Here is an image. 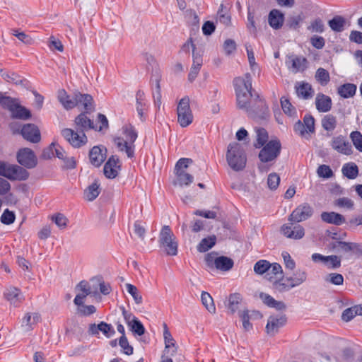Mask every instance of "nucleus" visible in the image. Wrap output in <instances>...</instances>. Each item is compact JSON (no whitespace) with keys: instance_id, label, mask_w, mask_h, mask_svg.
<instances>
[{"instance_id":"1","label":"nucleus","mask_w":362,"mask_h":362,"mask_svg":"<svg viewBox=\"0 0 362 362\" xmlns=\"http://www.w3.org/2000/svg\"><path fill=\"white\" fill-rule=\"evenodd\" d=\"M236 101L238 108L244 110L248 116L256 120H266L269 117V111L266 102L262 99L255 100V107L259 109V112H255L251 105L252 95V78L250 74L247 73L243 77H237L233 81Z\"/></svg>"},{"instance_id":"2","label":"nucleus","mask_w":362,"mask_h":362,"mask_svg":"<svg viewBox=\"0 0 362 362\" xmlns=\"http://www.w3.org/2000/svg\"><path fill=\"white\" fill-rule=\"evenodd\" d=\"M137 136L134 127L127 124L122 127V136L115 138L114 143L119 151L125 153L127 158H132L134 156V142Z\"/></svg>"},{"instance_id":"3","label":"nucleus","mask_w":362,"mask_h":362,"mask_svg":"<svg viewBox=\"0 0 362 362\" xmlns=\"http://www.w3.org/2000/svg\"><path fill=\"white\" fill-rule=\"evenodd\" d=\"M226 160L233 170H243L246 165L247 157L243 146L237 142L230 143L228 146Z\"/></svg>"},{"instance_id":"4","label":"nucleus","mask_w":362,"mask_h":362,"mask_svg":"<svg viewBox=\"0 0 362 362\" xmlns=\"http://www.w3.org/2000/svg\"><path fill=\"white\" fill-rule=\"evenodd\" d=\"M159 246L167 255L175 256L177 254L178 243L176 238L168 226H164L159 234Z\"/></svg>"},{"instance_id":"5","label":"nucleus","mask_w":362,"mask_h":362,"mask_svg":"<svg viewBox=\"0 0 362 362\" xmlns=\"http://www.w3.org/2000/svg\"><path fill=\"white\" fill-rule=\"evenodd\" d=\"M0 176L10 180H25L29 173L21 166L0 161Z\"/></svg>"},{"instance_id":"6","label":"nucleus","mask_w":362,"mask_h":362,"mask_svg":"<svg viewBox=\"0 0 362 362\" xmlns=\"http://www.w3.org/2000/svg\"><path fill=\"white\" fill-rule=\"evenodd\" d=\"M307 277L308 274L305 270L298 269L293 274V276L287 277L285 279V281L288 282L287 284L280 281H275L274 284L276 289L283 291L301 285L306 281Z\"/></svg>"},{"instance_id":"7","label":"nucleus","mask_w":362,"mask_h":362,"mask_svg":"<svg viewBox=\"0 0 362 362\" xmlns=\"http://www.w3.org/2000/svg\"><path fill=\"white\" fill-rule=\"evenodd\" d=\"M332 247L337 252H341L347 257L356 258L362 257V245L356 243L337 241L333 243Z\"/></svg>"},{"instance_id":"8","label":"nucleus","mask_w":362,"mask_h":362,"mask_svg":"<svg viewBox=\"0 0 362 362\" xmlns=\"http://www.w3.org/2000/svg\"><path fill=\"white\" fill-rule=\"evenodd\" d=\"M281 145L278 139L267 143L259 153V158L263 163L274 160L280 154Z\"/></svg>"},{"instance_id":"9","label":"nucleus","mask_w":362,"mask_h":362,"mask_svg":"<svg viewBox=\"0 0 362 362\" xmlns=\"http://www.w3.org/2000/svg\"><path fill=\"white\" fill-rule=\"evenodd\" d=\"M177 122L182 127L189 126L193 121V115L189 106V99L182 98L177 107Z\"/></svg>"},{"instance_id":"10","label":"nucleus","mask_w":362,"mask_h":362,"mask_svg":"<svg viewBox=\"0 0 362 362\" xmlns=\"http://www.w3.org/2000/svg\"><path fill=\"white\" fill-rule=\"evenodd\" d=\"M63 137L74 148H80L87 143V137L85 133L78 131L75 132L71 129H64L62 131Z\"/></svg>"},{"instance_id":"11","label":"nucleus","mask_w":362,"mask_h":362,"mask_svg":"<svg viewBox=\"0 0 362 362\" xmlns=\"http://www.w3.org/2000/svg\"><path fill=\"white\" fill-rule=\"evenodd\" d=\"M313 214V208L308 203L298 206L288 216L291 222H302L310 218Z\"/></svg>"},{"instance_id":"12","label":"nucleus","mask_w":362,"mask_h":362,"mask_svg":"<svg viewBox=\"0 0 362 362\" xmlns=\"http://www.w3.org/2000/svg\"><path fill=\"white\" fill-rule=\"evenodd\" d=\"M17 160L21 165L29 169L34 168L37 164L36 156L29 148H23L18 151Z\"/></svg>"},{"instance_id":"13","label":"nucleus","mask_w":362,"mask_h":362,"mask_svg":"<svg viewBox=\"0 0 362 362\" xmlns=\"http://www.w3.org/2000/svg\"><path fill=\"white\" fill-rule=\"evenodd\" d=\"M287 319L284 315H274L269 316L266 325V332L269 336H274L286 323Z\"/></svg>"},{"instance_id":"14","label":"nucleus","mask_w":362,"mask_h":362,"mask_svg":"<svg viewBox=\"0 0 362 362\" xmlns=\"http://www.w3.org/2000/svg\"><path fill=\"white\" fill-rule=\"evenodd\" d=\"M330 146L334 150L344 155L349 156L353 153L351 144L342 135L334 136L330 141Z\"/></svg>"},{"instance_id":"15","label":"nucleus","mask_w":362,"mask_h":362,"mask_svg":"<svg viewBox=\"0 0 362 362\" xmlns=\"http://www.w3.org/2000/svg\"><path fill=\"white\" fill-rule=\"evenodd\" d=\"M88 332V334L91 335H98L99 332H101L107 338H110L115 334V331L112 325L105 322H100L98 325L95 323L90 324Z\"/></svg>"},{"instance_id":"16","label":"nucleus","mask_w":362,"mask_h":362,"mask_svg":"<svg viewBox=\"0 0 362 362\" xmlns=\"http://www.w3.org/2000/svg\"><path fill=\"white\" fill-rule=\"evenodd\" d=\"M119 170L120 163L119 158L115 156H112L104 165V175L107 178L113 179L117 176Z\"/></svg>"},{"instance_id":"17","label":"nucleus","mask_w":362,"mask_h":362,"mask_svg":"<svg viewBox=\"0 0 362 362\" xmlns=\"http://www.w3.org/2000/svg\"><path fill=\"white\" fill-rule=\"evenodd\" d=\"M76 290L77 291V294L74 302L76 305H81L85 298L88 295H96V292H93L91 291L89 284L86 281H81L79 282L76 287Z\"/></svg>"},{"instance_id":"18","label":"nucleus","mask_w":362,"mask_h":362,"mask_svg":"<svg viewBox=\"0 0 362 362\" xmlns=\"http://www.w3.org/2000/svg\"><path fill=\"white\" fill-rule=\"evenodd\" d=\"M23 137L32 143H37L40 141V132L37 127L33 124H25L21 131Z\"/></svg>"},{"instance_id":"19","label":"nucleus","mask_w":362,"mask_h":362,"mask_svg":"<svg viewBox=\"0 0 362 362\" xmlns=\"http://www.w3.org/2000/svg\"><path fill=\"white\" fill-rule=\"evenodd\" d=\"M281 233L288 238L300 240L305 235V230L300 225L294 226L284 224L281 228Z\"/></svg>"},{"instance_id":"20","label":"nucleus","mask_w":362,"mask_h":362,"mask_svg":"<svg viewBox=\"0 0 362 362\" xmlns=\"http://www.w3.org/2000/svg\"><path fill=\"white\" fill-rule=\"evenodd\" d=\"M307 59L303 57L291 55L288 58L286 64L294 73L303 71L307 67Z\"/></svg>"},{"instance_id":"21","label":"nucleus","mask_w":362,"mask_h":362,"mask_svg":"<svg viewBox=\"0 0 362 362\" xmlns=\"http://www.w3.org/2000/svg\"><path fill=\"white\" fill-rule=\"evenodd\" d=\"M106 158V149H102L99 146H94L89 153L90 163L95 167H99Z\"/></svg>"},{"instance_id":"22","label":"nucleus","mask_w":362,"mask_h":362,"mask_svg":"<svg viewBox=\"0 0 362 362\" xmlns=\"http://www.w3.org/2000/svg\"><path fill=\"white\" fill-rule=\"evenodd\" d=\"M40 317L36 313H28L25 315L21 322V327L24 332L32 330L35 325L40 322Z\"/></svg>"},{"instance_id":"23","label":"nucleus","mask_w":362,"mask_h":362,"mask_svg":"<svg viewBox=\"0 0 362 362\" xmlns=\"http://www.w3.org/2000/svg\"><path fill=\"white\" fill-rule=\"evenodd\" d=\"M332 100L330 97L323 94L318 93L315 98L316 109L320 112H327L332 108Z\"/></svg>"},{"instance_id":"24","label":"nucleus","mask_w":362,"mask_h":362,"mask_svg":"<svg viewBox=\"0 0 362 362\" xmlns=\"http://www.w3.org/2000/svg\"><path fill=\"white\" fill-rule=\"evenodd\" d=\"M57 97L59 101L66 110L72 109L77 106L76 93H74V95L71 98L67 93L64 89H62L58 91Z\"/></svg>"},{"instance_id":"25","label":"nucleus","mask_w":362,"mask_h":362,"mask_svg":"<svg viewBox=\"0 0 362 362\" xmlns=\"http://www.w3.org/2000/svg\"><path fill=\"white\" fill-rule=\"evenodd\" d=\"M193 64L192 65L190 71L188 75V79L192 82L197 76L200 69L202 66L203 59L202 55L198 52H194L192 54Z\"/></svg>"},{"instance_id":"26","label":"nucleus","mask_w":362,"mask_h":362,"mask_svg":"<svg viewBox=\"0 0 362 362\" xmlns=\"http://www.w3.org/2000/svg\"><path fill=\"white\" fill-rule=\"evenodd\" d=\"M75 124L78 131L84 133L91 129H94L93 121L86 114L81 113L75 119Z\"/></svg>"},{"instance_id":"27","label":"nucleus","mask_w":362,"mask_h":362,"mask_svg":"<svg viewBox=\"0 0 362 362\" xmlns=\"http://www.w3.org/2000/svg\"><path fill=\"white\" fill-rule=\"evenodd\" d=\"M6 299L13 305L17 306L23 300V295L16 287H11L4 293Z\"/></svg>"},{"instance_id":"28","label":"nucleus","mask_w":362,"mask_h":362,"mask_svg":"<svg viewBox=\"0 0 362 362\" xmlns=\"http://www.w3.org/2000/svg\"><path fill=\"white\" fill-rule=\"evenodd\" d=\"M322 220L327 223L339 226L345 222L344 217L336 212H322L321 214Z\"/></svg>"},{"instance_id":"29","label":"nucleus","mask_w":362,"mask_h":362,"mask_svg":"<svg viewBox=\"0 0 362 362\" xmlns=\"http://www.w3.org/2000/svg\"><path fill=\"white\" fill-rule=\"evenodd\" d=\"M284 14L276 9L272 10L269 15V23L274 29H279L284 23Z\"/></svg>"},{"instance_id":"30","label":"nucleus","mask_w":362,"mask_h":362,"mask_svg":"<svg viewBox=\"0 0 362 362\" xmlns=\"http://www.w3.org/2000/svg\"><path fill=\"white\" fill-rule=\"evenodd\" d=\"M296 93L298 97L303 99H308L312 97L313 90L308 83H298L296 85Z\"/></svg>"},{"instance_id":"31","label":"nucleus","mask_w":362,"mask_h":362,"mask_svg":"<svg viewBox=\"0 0 362 362\" xmlns=\"http://www.w3.org/2000/svg\"><path fill=\"white\" fill-rule=\"evenodd\" d=\"M175 173L176 180L173 181L174 185H179L180 187L188 186L194 180L193 176L185 171L175 172Z\"/></svg>"},{"instance_id":"32","label":"nucleus","mask_w":362,"mask_h":362,"mask_svg":"<svg viewBox=\"0 0 362 362\" xmlns=\"http://www.w3.org/2000/svg\"><path fill=\"white\" fill-rule=\"evenodd\" d=\"M100 192V184L98 180H95L84 191V198L89 202L93 201L99 195Z\"/></svg>"},{"instance_id":"33","label":"nucleus","mask_w":362,"mask_h":362,"mask_svg":"<svg viewBox=\"0 0 362 362\" xmlns=\"http://www.w3.org/2000/svg\"><path fill=\"white\" fill-rule=\"evenodd\" d=\"M11 112L12 117L16 119L25 120L31 117L30 112L25 107L20 105L18 103H16Z\"/></svg>"},{"instance_id":"34","label":"nucleus","mask_w":362,"mask_h":362,"mask_svg":"<svg viewBox=\"0 0 362 362\" xmlns=\"http://www.w3.org/2000/svg\"><path fill=\"white\" fill-rule=\"evenodd\" d=\"M233 261L229 257L221 256L214 259V267L217 269L221 271H228L233 267Z\"/></svg>"},{"instance_id":"35","label":"nucleus","mask_w":362,"mask_h":362,"mask_svg":"<svg viewBox=\"0 0 362 362\" xmlns=\"http://www.w3.org/2000/svg\"><path fill=\"white\" fill-rule=\"evenodd\" d=\"M163 339L165 343V349L173 348V354H175L177 351V346H175V341L173 339L166 323L163 324Z\"/></svg>"},{"instance_id":"36","label":"nucleus","mask_w":362,"mask_h":362,"mask_svg":"<svg viewBox=\"0 0 362 362\" xmlns=\"http://www.w3.org/2000/svg\"><path fill=\"white\" fill-rule=\"evenodd\" d=\"M136 108L139 116L142 119L144 111L147 109L146 100L145 98L144 93L141 90H138L136 94Z\"/></svg>"},{"instance_id":"37","label":"nucleus","mask_w":362,"mask_h":362,"mask_svg":"<svg viewBox=\"0 0 362 362\" xmlns=\"http://www.w3.org/2000/svg\"><path fill=\"white\" fill-rule=\"evenodd\" d=\"M330 28L337 33L342 32L346 25V19L341 16H335L328 21Z\"/></svg>"},{"instance_id":"38","label":"nucleus","mask_w":362,"mask_h":362,"mask_svg":"<svg viewBox=\"0 0 362 362\" xmlns=\"http://www.w3.org/2000/svg\"><path fill=\"white\" fill-rule=\"evenodd\" d=\"M356 86L353 83H345L338 88L339 95L344 98L353 97L356 91Z\"/></svg>"},{"instance_id":"39","label":"nucleus","mask_w":362,"mask_h":362,"mask_svg":"<svg viewBox=\"0 0 362 362\" xmlns=\"http://www.w3.org/2000/svg\"><path fill=\"white\" fill-rule=\"evenodd\" d=\"M341 172L347 178L355 179L358 175V168L354 163H348L343 165Z\"/></svg>"},{"instance_id":"40","label":"nucleus","mask_w":362,"mask_h":362,"mask_svg":"<svg viewBox=\"0 0 362 362\" xmlns=\"http://www.w3.org/2000/svg\"><path fill=\"white\" fill-rule=\"evenodd\" d=\"M216 242V237L211 235L203 238L197 245V250L200 252H204L213 247Z\"/></svg>"},{"instance_id":"41","label":"nucleus","mask_w":362,"mask_h":362,"mask_svg":"<svg viewBox=\"0 0 362 362\" xmlns=\"http://www.w3.org/2000/svg\"><path fill=\"white\" fill-rule=\"evenodd\" d=\"M0 74L4 80H5L6 82L12 83L14 84H20L23 82V80L21 78L20 76L13 71L1 69Z\"/></svg>"},{"instance_id":"42","label":"nucleus","mask_w":362,"mask_h":362,"mask_svg":"<svg viewBox=\"0 0 362 362\" xmlns=\"http://www.w3.org/2000/svg\"><path fill=\"white\" fill-rule=\"evenodd\" d=\"M201 300L203 305L210 313L214 314L216 313L214 300L209 293L203 291L201 295Z\"/></svg>"},{"instance_id":"43","label":"nucleus","mask_w":362,"mask_h":362,"mask_svg":"<svg viewBox=\"0 0 362 362\" xmlns=\"http://www.w3.org/2000/svg\"><path fill=\"white\" fill-rule=\"evenodd\" d=\"M322 127L328 132H332L337 127L336 117L332 115H327L322 119Z\"/></svg>"},{"instance_id":"44","label":"nucleus","mask_w":362,"mask_h":362,"mask_svg":"<svg viewBox=\"0 0 362 362\" xmlns=\"http://www.w3.org/2000/svg\"><path fill=\"white\" fill-rule=\"evenodd\" d=\"M241 301V297L238 293H233L230 295L228 298V309L230 310L231 313H234L239 308V305Z\"/></svg>"},{"instance_id":"45","label":"nucleus","mask_w":362,"mask_h":362,"mask_svg":"<svg viewBox=\"0 0 362 362\" xmlns=\"http://www.w3.org/2000/svg\"><path fill=\"white\" fill-rule=\"evenodd\" d=\"M257 143L255 144L256 148L263 146L269 139L267 132L263 128H256Z\"/></svg>"},{"instance_id":"46","label":"nucleus","mask_w":362,"mask_h":362,"mask_svg":"<svg viewBox=\"0 0 362 362\" xmlns=\"http://www.w3.org/2000/svg\"><path fill=\"white\" fill-rule=\"evenodd\" d=\"M315 78L322 86H326L330 81L329 72L323 68L317 69L315 73Z\"/></svg>"},{"instance_id":"47","label":"nucleus","mask_w":362,"mask_h":362,"mask_svg":"<svg viewBox=\"0 0 362 362\" xmlns=\"http://www.w3.org/2000/svg\"><path fill=\"white\" fill-rule=\"evenodd\" d=\"M281 105L284 112L289 117H293L296 114V108L292 105L290 101L282 97L281 98Z\"/></svg>"},{"instance_id":"48","label":"nucleus","mask_w":362,"mask_h":362,"mask_svg":"<svg viewBox=\"0 0 362 362\" xmlns=\"http://www.w3.org/2000/svg\"><path fill=\"white\" fill-rule=\"evenodd\" d=\"M334 205L339 208L351 210L354 209V202L352 199L348 197H341L334 200Z\"/></svg>"},{"instance_id":"49","label":"nucleus","mask_w":362,"mask_h":362,"mask_svg":"<svg viewBox=\"0 0 362 362\" xmlns=\"http://www.w3.org/2000/svg\"><path fill=\"white\" fill-rule=\"evenodd\" d=\"M307 29L311 33H322L325 30V25L322 20L317 18L310 22Z\"/></svg>"},{"instance_id":"50","label":"nucleus","mask_w":362,"mask_h":362,"mask_svg":"<svg viewBox=\"0 0 362 362\" xmlns=\"http://www.w3.org/2000/svg\"><path fill=\"white\" fill-rule=\"evenodd\" d=\"M80 100H83V108L85 110L89 111L93 109V98L90 95L76 93V101H80Z\"/></svg>"},{"instance_id":"51","label":"nucleus","mask_w":362,"mask_h":362,"mask_svg":"<svg viewBox=\"0 0 362 362\" xmlns=\"http://www.w3.org/2000/svg\"><path fill=\"white\" fill-rule=\"evenodd\" d=\"M270 262L267 260H259L254 266V271L256 274H263L265 272H269Z\"/></svg>"},{"instance_id":"52","label":"nucleus","mask_w":362,"mask_h":362,"mask_svg":"<svg viewBox=\"0 0 362 362\" xmlns=\"http://www.w3.org/2000/svg\"><path fill=\"white\" fill-rule=\"evenodd\" d=\"M126 288L136 304H141L142 303V296L135 286L131 284H127Z\"/></svg>"},{"instance_id":"53","label":"nucleus","mask_w":362,"mask_h":362,"mask_svg":"<svg viewBox=\"0 0 362 362\" xmlns=\"http://www.w3.org/2000/svg\"><path fill=\"white\" fill-rule=\"evenodd\" d=\"M16 103L17 101L15 99L5 96L0 92V105L3 107L8 109L11 112Z\"/></svg>"},{"instance_id":"54","label":"nucleus","mask_w":362,"mask_h":362,"mask_svg":"<svg viewBox=\"0 0 362 362\" xmlns=\"http://www.w3.org/2000/svg\"><path fill=\"white\" fill-rule=\"evenodd\" d=\"M325 264L329 269H337L341 266V257L337 255L326 257Z\"/></svg>"},{"instance_id":"55","label":"nucleus","mask_w":362,"mask_h":362,"mask_svg":"<svg viewBox=\"0 0 362 362\" xmlns=\"http://www.w3.org/2000/svg\"><path fill=\"white\" fill-rule=\"evenodd\" d=\"M350 138L355 148L362 152V134L360 132L354 131L350 134Z\"/></svg>"},{"instance_id":"56","label":"nucleus","mask_w":362,"mask_h":362,"mask_svg":"<svg viewBox=\"0 0 362 362\" xmlns=\"http://www.w3.org/2000/svg\"><path fill=\"white\" fill-rule=\"evenodd\" d=\"M239 317L243 322V327L244 330L249 331L252 328V324L250 320H252L248 315V310H244L239 312Z\"/></svg>"},{"instance_id":"57","label":"nucleus","mask_w":362,"mask_h":362,"mask_svg":"<svg viewBox=\"0 0 362 362\" xmlns=\"http://www.w3.org/2000/svg\"><path fill=\"white\" fill-rule=\"evenodd\" d=\"M128 327L132 332L139 336H141L145 333V328L138 319L133 321Z\"/></svg>"},{"instance_id":"58","label":"nucleus","mask_w":362,"mask_h":362,"mask_svg":"<svg viewBox=\"0 0 362 362\" xmlns=\"http://www.w3.org/2000/svg\"><path fill=\"white\" fill-rule=\"evenodd\" d=\"M293 129L295 132L298 134L300 136L305 138L306 139H310V134L307 132L304 124L300 120H298L296 122Z\"/></svg>"},{"instance_id":"59","label":"nucleus","mask_w":362,"mask_h":362,"mask_svg":"<svg viewBox=\"0 0 362 362\" xmlns=\"http://www.w3.org/2000/svg\"><path fill=\"white\" fill-rule=\"evenodd\" d=\"M52 220L59 228H65L67 226L68 219L62 214H57L52 216Z\"/></svg>"},{"instance_id":"60","label":"nucleus","mask_w":362,"mask_h":362,"mask_svg":"<svg viewBox=\"0 0 362 362\" xmlns=\"http://www.w3.org/2000/svg\"><path fill=\"white\" fill-rule=\"evenodd\" d=\"M95 311L96 308L94 305H84L83 303L81 305H78L77 312L81 315H90L91 314L95 313Z\"/></svg>"},{"instance_id":"61","label":"nucleus","mask_w":362,"mask_h":362,"mask_svg":"<svg viewBox=\"0 0 362 362\" xmlns=\"http://www.w3.org/2000/svg\"><path fill=\"white\" fill-rule=\"evenodd\" d=\"M119 344L122 348L123 352L129 356L133 354V347L129 345L126 336H121L119 340Z\"/></svg>"},{"instance_id":"62","label":"nucleus","mask_w":362,"mask_h":362,"mask_svg":"<svg viewBox=\"0 0 362 362\" xmlns=\"http://www.w3.org/2000/svg\"><path fill=\"white\" fill-rule=\"evenodd\" d=\"M280 182V177L275 173L269 175L267 178V184L269 189H276Z\"/></svg>"},{"instance_id":"63","label":"nucleus","mask_w":362,"mask_h":362,"mask_svg":"<svg viewBox=\"0 0 362 362\" xmlns=\"http://www.w3.org/2000/svg\"><path fill=\"white\" fill-rule=\"evenodd\" d=\"M326 281L334 285H342L344 283V277L340 274L332 273L326 277Z\"/></svg>"},{"instance_id":"64","label":"nucleus","mask_w":362,"mask_h":362,"mask_svg":"<svg viewBox=\"0 0 362 362\" xmlns=\"http://www.w3.org/2000/svg\"><path fill=\"white\" fill-rule=\"evenodd\" d=\"M15 214L10 211L8 209H6L1 216V221L4 224L9 225L14 222Z\"/></svg>"}]
</instances>
